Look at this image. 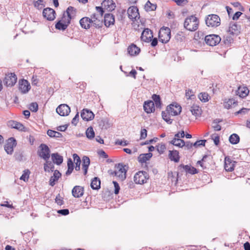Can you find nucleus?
<instances>
[{
    "label": "nucleus",
    "instance_id": "obj_5",
    "mask_svg": "<svg viewBox=\"0 0 250 250\" xmlns=\"http://www.w3.org/2000/svg\"><path fill=\"white\" fill-rule=\"evenodd\" d=\"M205 41L208 45L214 46L220 42L221 38L215 34L208 35L205 37Z\"/></svg>",
    "mask_w": 250,
    "mask_h": 250
},
{
    "label": "nucleus",
    "instance_id": "obj_29",
    "mask_svg": "<svg viewBox=\"0 0 250 250\" xmlns=\"http://www.w3.org/2000/svg\"><path fill=\"white\" fill-rule=\"evenodd\" d=\"M190 111H191L192 115L195 116H200L202 113V110L201 107L196 104H193L191 106Z\"/></svg>",
    "mask_w": 250,
    "mask_h": 250
},
{
    "label": "nucleus",
    "instance_id": "obj_10",
    "mask_svg": "<svg viewBox=\"0 0 250 250\" xmlns=\"http://www.w3.org/2000/svg\"><path fill=\"white\" fill-rule=\"evenodd\" d=\"M16 145V140L11 137L8 139L7 143L4 146V149L8 154H12L13 152V148Z\"/></svg>",
    "mask_w": 250,
    "mask_h": 250
},
{
    "label": "nucleus",
    "instance_id": "obj_27",
    "mask_svg": "<svg viewBox=\"0 0 250 250\" xmlns=\"http://www.w3.org/2000/svg\"><path fill=\"white\" fill-rule=\"evenodd\" d=\"M127 50L128 53L130 55L135 56L138 55L139 53L140 49L136 45L133 44L128 47Z\"/></svg>",
    "mask_w": 250,
    "mask_h": 250
},
{
    "label": "nucleus",
    "instance_id": "obj_53",
    "mask_svg": "<svg viewBox=\"0 0 250 250\" xmlns=\"http://www.w3.org/2000/svg\"><path fill=\"white\" fill-rule=\"evenodd\" d=\"M199 98L200 100L203 102H206L208 101V94L206 93H200L199 95Z\"/></svg>",
    "mask_w": 250,
    "mask_h": 250
},
{
    "label": "nucleus",
    "instance_id": "obj_49",
    "mask_svg": "<svg viewBox=\"0 0 250 250\" xmlns=\"http://www.w3.org/2000/svg\"><path fill=\"white\" fill-rule=\"evenodd\" d=\"M55 27L59 30H64L67 28V26L66 24H64V23L59 21L56 24Z\"/></svg>",
    "mask_w": 250,
    "mask_h": 250
},
{
    "label": "nucleus",
    "instance_id": "obj_23",
    "mask_svg": "<svg viewBox=\"0 0 250 250\" xmlns=\"http://www.w3.org/2000/svg\"><path fill=\"white\" fill-rule=\"evenodd\" d=\"M249 93V90L246 86H239L236 91V94L242 98H245Z\"/></svg>",
    "mask_w": 250,
    "mask_h": 250
},
{
    "label": "nucleus",
    "instance_id": "obj_14",
    "mask_svg": "<svg viewBox=\"0 0 250 250\" xmlns=\"http://www.w3.org/2000/svg\"><path fill=\"white\" fill-rule=\"evenodd\" d=\"M152 38L153 33L148 28L145 29L141 36V40L146 42H150Z\"/></svg>",
    "mask_w": 250,
    "mask_h": 250
},
{
    "label": "nucleus",
    "instance_id": "obj_13",
    "mask_svg": "<svg viewBox=\"0 0 250 250\" xmlns=\"http://www.w3.org/2000/svg\"><path fill=\"white\" fill-rule=\"evenodd\" d=\"M55 14V11L51 8H44L42 12L43 16L48 21L54 20Z\"/></svg>",
    "mask_w": 250,
    "mask_h": 250
},
{
    "label": "nucleus",
    "instance_id": "obj_60",
    "mask_svg": "<svg viewBox=\"0 0 250 250\" xmlns=\"http://www.w3.org/2000/svg\"><path fill=\"white\" fill-rule=\"evenodd\" d=\"M179 6H184L188 2L187 0H173Z\"/></svg>",
    "mask_w": 250,
    "mask_h": 250
},
{
    "label": "nucleus",
    "instance_id": "obj_32",
    "mask_svg": "<svg viewBox=\"0 0 250 250\" xmlns=\"http://www.w3.org/2000/svg\"><path fill=\"white\" fill-rule=\"evenodd\" d=\"M179 167H182L187 172L191 174L197 173L198 172L196 168L188 165H181Z\"/></svg>",
    "mask_w": 250,
    "mask_h": 250
},
{
    "label": "nucleus",
    "instance_id": "obj_6",
    "mask_svg": "<svg viewBox=\"0 0 250 250\" xmlns=\"http://www.w3.org/2000/svg\"><path fill=\"white\" fill-rule=\"evenodd\" d=\"M125 167V166L119 164L114 171L115 175L121 181H123L126 178V170Z\"/></svg>",
    "mask_w": 250,
    "mask_h": 250
},
{
    "label": "nucleus",
    "instance_id": "obj_20",
    "mask_svg": "<svg viewBox=\"0 0 250 250\" xmlns=\"http://www.w3.org/2000/svg\"><path fill=\"white\" fill-rule=\"evenodd\" d=\"M84 193L83 188L80 186H75L72 190V195L75 198L82 197Z\"/></svg>",
    "mask_w": 250,
    "mask_h": 250
},
{
    "label": "nucleus",
    "instance_id": "obj_46",
    "mask_svg": "<svg viewBox=\"0 0 250 250\" xmlns=\"http://www.w3.org/2000/svg\"><path fill=\"white\" fill-rule=\"evenodd\" d=\"M222 120L219 119H216L213 121V124L214 125H212V127L215 131H219L221 129V126L218 124Z\"/></svg>",
    "mask_w": 250,
    "mask_h": 250
},
{
    "label": "nucleus",
    "instance_id": "obj_61",
    "mask_svg": "<svg viewBox=\"0 0 250 250\" xmlns=\"http://www.w3.org/2000/svg\"><path fill=\"white\" fill-rule=\"evenodd\" d=\"M233 41V40L232 37L230 36H227L224 40V42L227 45H229L231 44Z\"/></svg>",
    "mask_w": 250,
    "mask_h": 250
},
{
    "label": "nucleus",
    "instance_id": "obj_41",
    "mask_svg": "<svg viewBox=\"0 0 250 250\" xmlns=\"http://www.w3.org/2000/svg\"><path fill=\"white\" fill-rule=\"evenodd\" d=\"M225 169L227 171H232L234 170V164L225 158Z\"/></svg>",
    "mask_w": 250,
    "mask_h": 250
},
{
    "label": "nucleus",
    "instance_id": "obj_26",
    "mask_svg": "<svg viewBox=\"0 0 250 250\" xmlns=\"http://www.w3.org/2000/svg\"><path fill=\"white\" fill-rule=\"evenodd\" d=\"M61 176V173L58 170L54 171L53 175L51 176L49 180V185L53 187L55 185V182L57 181Z\"/></svg>",
    "mask_w": 250,
    "mask_h": 250
},
{
    "label": "nucleus",
    "instance_id": "obj_1",
    "mask_svg": "<svg viewBox=\"0 0 250 250\" xmlns=\"http://www.w3.org/2000/svg\"><path fill=\"white\" fill-rule=\"evenodd\" d=\"M199 20L195 16H191L187 17L184 21V27L190 31L196 30L199 26Z\"/></svg>",
    "mask_w": 250,
    "mask_h": 250
},
{
    "label": "nucleus",
    "instance_id": "obj_21",
    "mask_svg": "<svg viewBox=\"0 0 250 250\" xmlns=\"http://www.w3.org/2000/svg\"><path fill=\"white\" fill-rule=\"evenodd\" d=\"M144 109L147 113H150L155 110L154 103L152 101H148L145 102Z\"/></svg>",
    "mask_w": 250,
    "mask_h": 250
},
{
    "label": "nucleus",
    "instance_id": "obj_39",
    "mask_svg": "<svg viewBox=\"0 0 250 250\" xmlns=\"http://www.w3.org/2000/svg\"><path fill=\"white\" fill-rule=\"evenodd\" d=\"M47 134L50 137L60 138L62 136L61 133L53 130L49 129L47 132Z\"/></svg>",
    "mask_w": 250,
    "mask_h": 250
},
{
    "label": "nucleus",
    "instance_id": "obj_51",
    "mask_svg": "<svg viewBox=\"0 0 250 250\" xmlns=\"http://www.w3.org/2000/svg\"><path fill=\"white\" fill-rule=\"evenodd\" d=\"M34 5L38 9H41L44 6L43 0H38L34 2Z\"/></svg>",
    "mask_w": 250,
    "mask_h": 250
},
{
    "label": "nucleus",
    "instance_id": "obj_40",
    "mask_svg": "<svg viewBox=\"0 0 250 250\" xmlns=\"http://www.w3.org/2000/svg\"><path fill=\"white\" fill-rule=\"evenodd\" d=\"M157 8L156 4L151 3L149 0H148L145 5V8L146 11H154L156 10Z\"/></svg>",
    "mask_w": 250,
    "mask_h": 250
},
{
    "label": "nucleus",
    "instance_id": "obj_7",
    "mask_svg": "<svg viewBox=\"0 0 250 250\" xmlns=\"http://www.w3.org/2000/svg\"><path fill=\"white\" fill-rule=\"evenodd\" d=\"M182 110L181 106L177 104H172L167 107L166 111L172 116H176L179 114Z\"/></svg>",
    "mask_w": 250,
    "mask_h": 250
},
{
    "label": "nucleus",
    "instance_id": "obj_31",
    "mask_svg": "<svg viewBox=\"0 0 250 250\" xmlns=\"http://www.w3.org/2000/svg\"><path fill=\"white\" fill-rule=\"evenodd\" d=\"M152 156L151 153L141 154L138 157V161L141 163H146Z\"/></svg>",
    "mask_w": 250,
    "mask_h": 250
},
{
    "label": "nucleus",
    "instance_id": "obj_15",
    "mask_svg": "<svg viewBox=\"0 0 250 250\" xmlns=\"http://www.w3.org/2000/svg\"><path fill=\"white\" fill-rule=\"evenodd\" d=\"M240 27L236 23L230 22L227 32L232 35H238L240 31Z\"/></svg>",
    "mask_w": 250,
    "mask_h": 250
},
{
    "label": "nucleus",
    "instance_id": "obj_62",
    "mask_svg": "<svg viewBox=\"0 0 250 250\" xmlns=\"http://www.w3.org/2000/svg\"><path fill=\"white\" fill-rule=\"evenodd\" d=\"M147 136V130L144 128L142 129L141 130V136H140V139H145Z\"/></svg>",
    "mask_w": 250,
    "mask_h": 250
},
{
    "label": "nucleus",
    "instance_id": "obj_34",
    "mask_svg": "<svg viewBox=\"0 0 250 250\" xmlns=\"http://www.w3.org/2000/svg\"><path fill=\"white\" fill-rule=\"evenodd\" d=\"M101 181L98 177H94L91 181V187L93 189H99L100 188Z\"/></svg>",
    "mask_w": 250,
    "mask_h": 250
},
{
    "label": "nucleus",
    "instance_id": "obj_54",
    "mask_svg": "<svg viewBox=\"0 0 250 250\" xmlns=\"http://www.w3.org/2000/svg\"><path fill=\"white\" fill-rule=\"evenodd\" d=\"M30 110L32 112H37L38 110V105L37 103H32L30 104Z\"/></svg>",
    "mask_w": 250,
    "mask_h": 250
},
{
    "label": "nucleus",
    "instance_id": "obj_22",
    "mask_svg": "<svg viewBox=\"0 0 250 250\" xmlns=\"http://www.w3.org/2000/svg\"><path fill=\"white\" fill-rule=\"evenodd\" d=\"M104 25L106 27H109L110 25L114 24L115 19L114 16L110 13L105 14L104 17Z\"/></svg>",
    "mask_w": 250,
    "mask_h": 250
},
{
    "label": "nucleus",
    "instance_id": "obj_56",
    "mask_svg": "<svg viewBox=\"0 0 250 250\" xmlns=\"http://www.w3.org/2000/svg\"><path fill=\"white\" fill-rule=\"evenodd\" d=\"M166 147L165 144H159L157 146V149L158 151L160 154H162L165 151V150L166 149Z\"/></svg>",
    "mask_w": 250,
    "mask_h": 250
},
{
    "label": "nucleus",
    "instance_id": "obj_8",
    "mask_svg": "<svg viewBox=\"0 0 250 250\" xmlns=\"http://www.w3.org/2000/svg\"><path fill=\"white\" fill-rule=\"evenodd\" d=\"M147 174L146 172L140 171L134 176V181L136 184H143L146 182Z\"/></svg>",
    "mask_w": 250,
    "mask_h": 250
},
{
    "label": "nucleus",
    "instance_id": "obj_57",
    "mask_svg": "<svg viewBox=\"0 0 250 250\" xmlns=\"http://www.w3.org/2000/svg\"><path fill=\"white\" fill-rule=\"evenodd\" d=\"M113 184L114 186V193L115 194H118L120 189V186L116 181H113Z\"/></svg>",
    "mask_w": 250,
    "mask_h": 250
},
{
    "label": "nucleus",
    "instance_id": "obj_36",
    "mask_svg": "<svg viewBox=\"0 0 250 250\" xmlns=\"http://www.w3.org/2000/svg\"><path fill=\"white\" fill-rule=\"evenodd\" d=\"M170 115L171 114L166 110L162 112L163 119L168 124H171L173 121V120L170 119Z\"/></svg>",
    "mask_w": 250,
    "mask_h": 250
},
{
    "label": "nucleus",
    "instance_id": "obj_24",
    "mask_svg": "<svg viewBox=\"0 0 250 250\" xmlns=\"http://www.w3.org/2000/svg\"><path fill=\"white\" fill-rule=\"evenodd\" d=\"M168 157L171 161H174L176 163L179 162L180 160V156L179 155V152L177 150H169Z\"/></svg>",
    "mask_w": 250,
    "mask_h": 250
},
{
    "label": "nucleus",
    "instance_id": "obj_47",
    "mask_svg": "<svg viewBox=\"0 0 250 250\" xmlns=\"http://www.w3.org/2000/svg\"><path fill=\"white\" fill-rule=\"evenodd\" d=\"M30 171L28 169H25L23 171V173L20 177V179L26 182L28 180Z\"/></svg>",
    "mask_w": 250,
    "mask_h": 250
},
{
    "label": "nucleus",
    "instance_id": "obj_42",
    "mask_svg": "<svg viewBox=\"0 0 250 250\" xmlns=\"http://www.w3.org/2000/svg\"><path fill=\"white\" fill-rule=\"evenodd\" d=\"M66 13L68 17L72 19L75 16L76 9L73 7L69 6L66 9Z\"/></svg>",
    "mask_w": 250,
    "mask_h": 250
},
{
    "label": "nucleus",
    "instance_id": "obj_52",
    "mask_svg": "<svg viewBox=\"0 0 250 250\" xmlns=\"http://www.w3.org/2000/svg\"><path fill=\"white\" fill-rule=\"evenodd\" d=\"M14 157L16 160L19 161H22L23 157L22 152L21 151H16L15 153Z\"/></svg>",
    "mask_w": 250,
    "mask_h": 250
},
{
    "label": "nucleus",
    "instance_id": "obj_33",
    "mask_svg": "<svg viewBox=\"0 0 250 250\" xmlns=\"http://www.w3.org/2000/svg\"><path fill=\"white\" fill-rule=\"evenodd\" d=\"M170 143L173 145L179 147H183L185 145V142L179 138H174Z\"/></svg>",
    "mask_w": 250,
    "mask_h": 250
},
{
    "label": "nucleus",
    "instance_id": "obj_59",
    "mask_svg": "<svg viewBox=\"0 0 250 250\" xmlns=\"http://www.w3.org/2000/svg\"><path fill=\"white\" fill-rule=\"evenodd\" d=\"M55 202L58 205H62L63 204V201L62 198L61 197L60 194H58L56 198Z\"/></svg>",
    "mask_w": 250,
    "mask_h": 250
},
{
    "label": "nucleus",
    "instance_id": "obj_4",
    "mask_svg": "<svg viewBox=\"0 0 250 250\" xmlns=\"http://www.w3.org/2000/svg\"><path fill=\"white\" fill-rule=\"evenodd\" d=\"M38 154L45 161L48 160L50 158V149L48 146L45 144H42L39 146Z\"/></svg>",
    "mask_w": 250,
    "mask_h": 250
},
{
    "label": "nucleus",
    "instance_id": "obj_19",
    "mask_svg": "<svg viewBox=\"0 0 250 250\" xmlns=\"http://www.w3.org/2000/svg\"><path fill=\"white\" fill-rule=\"evenodd\" d=\"M7 125L12 128L17 129L20 131H24V126L23 125L16 121L10 120L7 122Z\"/></svg>",
    "mask_w": 250,
    "mask_h": 250
},
{
    "label": "nucleus",
    "instance_id": "obj_45",
    "mask_svg": "<svg viewBox=\"0 0 250 250\" xmlns=\"http://www.w3.org/2000/svg\"><path fill=\"white\" fill-rule=\"evenodd\" d=\"M154 103L157 107H160L161 105V99L159 95L154 94L152 96Z\"/></svg>",
    "mask_w": 250,
    "mask_h": 250
},
{
    "label": "nucleus",
    "instance_id": "obj_37",
    "mask_svg": "<svg viewBox=\"0 0 250 250\" xmlns=\"http://www.w3.org/2000/svg\"><path fill=\"white\" fill-rule=\"evenodd\" d=\"M54 168L53 164L48 160L46 161V163L44 164V169L45 171L50 172L53 171Z\"/></svg>",
    "mask_w": 250,
    "mask_h": 250
},
{
    "label": "nucleus",
    "instance_id": "obj_58",
    "mask_svg": "<svg viewBox=\"0 0 250 250\" xmlns=\"http://www.w3.org/2000/svg\"><path fill=\"white\" fill-rule=\"evenodd\" d=\"M96 9L97 11L99 13V14H96L97 16L100 17V18H102L103 15L104 13V11L103 8L100 6H96Z\"/></svg>",
    "mask_w": 250,
    "mask_h": 250
},
{
    "label": "nucleus",
    "instance_id": "obj_38",
    "mask_svg": "<svg viewBox=\"0 0 250 250\" xmlns=\"http://www.w3.org/2000/svg\"><path fill=\"white\" fill-rule=\"evenodd\" d=\"M229 141L232 144H237L240 141V138L237 134L234 133L229 136Z\"/></svg>",
    "mask_w": 250,
    "mask_h": 250
},
{
    "label": "nucleus",
    "instance_id": "obj_12",
    "mask_svg": "<svg viewBox=\"0 0 250 250\" xmlns=\"http://www.w3.org/2000/svg\"><path fill=\"white\" fill-rule=\"evenodd\" d=\"M56 112L61 116H67L70 112V108L66 104H62L56 108Z\"/></svg>",
    "mask_w": 250,
    "mask_h": 250
},
{
    "label": "nucleus",
    "instance_id": "obj_48",
    "mask_svg": "<svg viewBox=\"0 0 250 250\" xmlns=\"http://www.w3.org/2000/svg\"><path fill=\"white\" fill-rule=\"evenodd\" d=\"M235 102L232 99H229L227 101L224 102V106L227 109H229L232 107L233 104H235Z\"/></svg>",
    "mask_w": 250,
    "mask_h": 250
},
{
    "label": "nucleus",
    "instance_id": "obj_25",
    "mask_svg": "<svg viewBox=\"0 0 250 250\" xmlns=\"http://www.w3.org/2000/svg\"><path fill=\"white\" fill-rule=\"evenodd\" d=\"M102 4L104 8L108 11L114 10L116 7L112 0H104Z\"/></svg>",
    "mask_w": 250,
    "mask_h": 250
},
{
    "label": "nucleus",
    "instance_id": "obj_30",
    "mask_svg": "<svg viewBox=\"0 0 250 250\" xmlns=\"http://www.w3.org/2000/svg\"><path fill=\"white\" fill-rule=\"evenodd\" d=\"M52 160L53 161L54 163L60 165L63 162V157L62 156L60 155L58 153H53L51 155Z\"/></svg>",
    "mask_w": 250,
    "mask_h": 250
},
{
    "label": "nucleus",
    "instance_id": "obj_55",
    "mask_svg": "<svg viewBox=\"0 0 250 250\" xmlns=\"http://www.w3.org/2000/svg\"><path fill=\"white\" fill-rule=\"evenodd\" d=\"M206 142V140H201L199 141H197L195 143L193 144V146L195 147H197L200 146H205V143Z\"/></svg>",
    "mask_w": 250,
    "mask_h": 250
},
{
    "label": "nucleus",
    "instance_id": "obj_2",
    "mask_svg": "<svg viewBox=\"0 0 250 250\" xmlns=\"http://www.w3.org/2000/svg\"><path fill=\"white\" fill-rule=\"evenodd\" d=\"M206 23L208 27H215L220 25V18L216 14H210L206 18Z\"/></svg>",
    "mask_w": 250,
    "mask_h": 250
},
{
    "label": "nucleus",
    "instance_id": "obj_3",
    "mask_svg": "<svg viewBox=\"0 0 250 250\" xmlns=\"http://www.w3.org/2000/svg\"><path fill=\"white\" fill-rule=\"evenodd\" d=\"M170 30L169 28H162L159 33V41L162 43H167L170 39Z\"/></svg>",
    "mask_w": 250,
    "mask_h": 250
},
{
    "label": "nucleus",
    "instance_id": "obj_16",
    "mask_svg": "<svg viewBox=\"0 0 250 250\" xmlns=\"http://www.w3.org/2000/svg\"><path fill=\"white\" fill-rule=\"evenodd\" d=\"M90 24H93V26L96 28H100L103 26L102 18L97 16L96 14L94 13L92 15L90 18Z\"/></svg>",
    "mask_w": 250,
    "mask_h": 250
},
{
    "label": "nucleus",
    "instance_id": "obj_18",
    "mask_svg": "<svg viewBox=\"0 0 250 250\" xmlns=\"http://www.w3.org/2000/svg\"><path fill=\"white\" fill-rule=\"evenodd\" d=\"M30 89V85L29 82L24 79L21 80L19 82V89L22 93H26Z\"/></svg>",
    "mask_w": 250,
    "mask_h": 250
},
{
    "label": "nucleus",
    "instance_id": "obj_44",
    "mask_svg": "<svg viewBox=\"0 0 250 250\" xmlns=\"http://www.w3.org/2000/svg\"><path fill=\"white\" fill-rule=\"evenodd\" d=\"M85 133L86 137L89 139H93L95 136V132L94 131L93 128L91 126L89 127L87 129Z\"/></svg>",
    "mask_w": 250,
    "mask_h": 250
},
{
    "label": "nucleus",
    "instance_id": "obj_64",
    "mask_svg": "<svg viewBox=\"0 0 250 250\" xmlns=\"http://www.w3.org/2000/svg\"><path fill=\"white\" fill-rule=\"evenodd\" d=\"M185 132L183 130H182L181 132H179L176 133L174 135V138L181 139L184 138L185 137Z\"/></svg>",
    "mask_w": 250,
    "mask_h": 250
},
{
    "label": "nucleus",
    "instance_id": "obj_11",
    "mask_svg": "<svg viewBox=\"0 0 250 250\" xmlns=\"http://www.w3.org/2000/svg\"><path fill=\"white\" fill-rule=\"evenodd\" d=\"M127 14L128 18L132 21L139 18L138 9L136 6H132L129 7L127 10Z\"/></svg>",
    "mask_w": 250,
    "mask_h": 250
},
{
    "label": "nucleus",
    "instance_id": "obj_35",
    "mask_svg": "<svg viewBox=\"0 0 250 250\" xmlns=\"http://www.w3.org/2000/svg\"><path fill=\"white\" fill-rule=\"evenodd\" d=\"M67 165L68 169H67V170L65 172V175L66 176H68V175H70L72 173V172L74 169V165L73 164V162L71 158H69L67 160Z\"/></svg>",
    "mask_w": 250,
    "mask_h": 250
},
{
    "label": "nucleus",
    "instance_id": "obj_28",
    "mask_svg": "<svg viewBox=\"0 0 250 250\" xmlns=\"http://www.w3.org/2000/svg\"><path fill=\"white\" fill-rule=\"evenodd\" d=\"M80 23L81 26L84 29H89L91 23L90 19L88 17H84L80 21Z\"/></svg>",
    "mask_w": 250,
    "mask_h": 250
},
{
    "label": "nucleus",
    "instance_id": "obj_50",
    "mask_svg": "<svg viewBox=\"0 0 250 250\" xmlns=\"http://www.w3.org/2000/svg\"><path fill=\"white\" fill-rule=\"evenodd\" d=\"M71 19V17H69L68 16L66 17L65 13H64L60 21H61L62 23H64V24H66L67 26H68Z\"/></svg>",
    "mask_w": 250,
    "mask_h": 250
},
{
    "label": "nucleus",
    "instance_id": "obj_17",
    "mask_svg": "<svg viewBox=\"0 0 250 250\" xmlns=\"http://www.w3.org/2000/svg\"><path fill=\"white\" fill-rule=\"evenodd\" d=\"M82 119L86 121H91L94 118V114L90 110L83 109L81 114Z\"/></svg>",
    "mask_w": 250,
    "mask_h": 250
},
{
    "label": "nucleus",
    "instance_id": "obj_43",
    "mask_svg": "<svg viewBox=\"0 0 250 250\" xmlns=\"http://www.w3.org/2000/svg\"><path fill=\"white\" fill-rule=\"evenodd\" d=\"M208 158V155H205L201 160L198 161L197 162L203 169H206L208 167L206 162Z\"/></svg>",
    "mask_w": 250,
    "mask_h": 250
},
{
    "label": "nucleus",
    "instance_id": "obj_9",
    "mask_svg": "<svg viewBox=\"0 0 250 250\" xmlns=\"http://www.w3.org/2000/svg\"><path fill=\"white\" fill-rule=\"evenodd\" d=\"M17 77L15 73H9L5 75L4 83L7 86H12L17 82Z\"/></svg>",
    "mask_w": 250,
    "mask_h": 250
},
{
    "label": "nucleus",
    "instance_id": "obj_63",
    "mask_svg": "<svg viewBox=\"0 0 250 250\" xmlns=\"http://www.w3.org/2000/svg\"><path fill=\"white\" fill-rule=\"evenodd\" d=\"M90 159L87 156H83V165H89Z\"/></svg>",
    "mask_w": 250,
    "mask_h": 250
}]
</instances>
